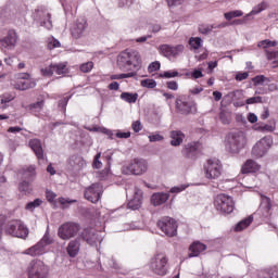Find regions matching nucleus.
I'll use <instances>...</instances> for the list:
<instances>
[{"label": "nucleus", "mask_w": 278, "mask_h": 278, "mask_svg": "<svg viewBox=\"0 0 278 278\" xmlns=\"http://www.w3.org/2000/svg\"><path fill=\"white\" fill-rule=\"evenodd\" d=\"M168 199H170V193L156 192L151 195V203L157 207V205H164Z\"/></svg>", "instance_id": "nucleus-24"}, {"label": "nucleus", "mask_w": 278, "mask_h": 278, "mask_svg": "<svg viewBox=\"0 0 278 278\" xmlns=\"http://www.w3.org/2000/svg\"><path fill=\"white\" fill-rule=\"evenodd\" d=\"M212 29H216V25L202 24L199 26L200 34H203L204 36H207V34H211Z\"/></svg>", "instance_id": "nucleus-40"}, {"label": "nucleus", "mask_w": 278, "mask_h": 278, "mask_svg": "<svg viewBox=\"0 0 278 278\" xmlns=\"http://www.w3.org/2000/svg\"><path fill=\"white\" fill-rule=\"evenodd\" d=\"M40 205H42V199L37 198L31 202H28L25 205V210H27L28 212H34V210H36V207H40Z\"/></svg>", "instance_id": "nucleus-37"}, {"label": "nucleus", "mask_w": 278, "mask_h": 278, "mask_svg": "<svg viewBox=\"0 0 278 278\" xmlns=\"http://www.w3.org/2000/svg\"><path fill=\"white\" fill-rule=\"evenodd\" d=\"M260 168H261L260 164H257L255 161H253V160H248V161L243 164V166H242V168H241V173H242L243 175H247V174H249V173H257V170H260Z\"/></svg>", "instance_id": "nucleus-27"}, {"label": "nucleus", "mask_w": 278, "mask_h": 278, "mask_svg": "<svg viewBox=\"0 0 278 278\" xmlns=\"http://www.w3.org/2000/svg\"><path fill=\"white\" fill-rule=\"evenodd\" d=\"M102 192L103 187H101V184H92L85 190V199H87V201H90L91 203H99Z\"/></svg>", "instance_id": "nucleus-13"}, {"label": "nucleus", "mask_w": 278, "mask_h": 278, "mask_svg": "<svg viewBox=\"0 0 278 278\" xmlns=\"http://www.w3.org/2000/svg\"><path fill=\"white\" fill-rule=\"evenodd\" d=\"M201 148V143L199 141H191L186 143L182 147L181 155H184L187 160H197V155H199V149Z\"/></svg>", "instance_id": "nucleus-15"}, {"label": "nucleus", "mask_w": 278, "mask_h": 278, "mask_svg": "<svg viewBox=\"0 0 278 278\" xmlns=\"http://www.w3.org/2000/svg\"><path fill=\"white\" fill-rule=\"evenodd\" d=\"M5 232L9 236H13V238H22V240H25L29 236V229L21 220L11 222L7 226Z\"/></svg>", "instance_id": "nucleus-8"}, {"label": "nucleus", "mask_w": 278, "mask_h": 278, "mask_svg": "<svg viewBox=\"0 0 278 278\" xmlns=\"http://www.w3.org/2000/svg\"><path fill=\"white\" fill-rule=\"evenodd\" d=\"M176 113L182 116H189L197 112V102L190 96H178L176 98Z\"/></svg>", "instance_id": "nucleus-2"}, {"label": "nucleus", "mask_w": 278, "mask_h": 278, "mask_svg": "<svg viewBox=\"0 0 278 278\" xmlns=\"http://www.w3.org/2000/svg\"><path fill=\"white\" fill-rule=\"evenodd\" d=\"M79 249H81V239L76 238L71 240L67 244L66 251L70 257H77L79 255Z\"/></svg>", "instance_id": "nucleus-21"}, {"label": "nucleus", "mask_w": 278, "mask_h": 278, "mask_svg": "<svg viewBox=\"0 0 278 278\" xmlns=\"http://www.w3.org/2000/svg\"><path fill=\"white\" fill-rule=\"evenodd\" d=\"M131 127L136 134H138V131H142V124L140 123V121L134 122Z\"/></svg>", "instance_id": "nucleus-63"}, {"label": "nucleus", "mask_w": 278, "mask_h": 278, "mask_svg": "<svg viewBox=\"0 0 278 278\" xmlns=\"http://www.w3.org/2000/svg\"><path fill=\"white\" fill-rule=\"evenodd\" d=\"M169 138L172 147H180L184 143V138L186 135L181 130H172L169 132Z\"/></svg>", "instance_id": "nucleus-26"}, {"label": "nucleus", "mask_w": 278, "mask_h": 278, "mask_svg": "<svg viewBox=\"0 0 278 278\" xmlns=\"http://www.w3.org/2000/svg\"><path fill=\"white\" fill-rule=\"evenodd\" d=\"M157 227L168 238H175L177 236V220L173 217L165 216L157 220Z\"/></svg>", "instance_id": "nucleus-9"}, {"label": "nucleus", "mask_w": 278, "mask_h": 278, "mask_svg": "<svg viewBox=\"0 0 278 278\" xmlns=\"http://www.w3.org/2000/svg\"><path fill=\"white\" fill-rule=\"evenodd\" d=\"M214 205L217 212L222 214H231L236 207V202L233 198L225 193L217 194L214 200Z\"/></svg>", "instance_id": "nucleus-4"}, {"label": "nucleus", "mask_w": 278, "mask_h": 278, "mask_svg": "<svg viewBox=\"0 0 278 278\" xmlns=\"http://www.w3.org/2000/svg\"><path fill=\"white\" fill-rule=\"evenodd\" d=\"M206 249H207V245H205L204 243L200 241H194L189 247V251H191V253L189 254V257H199L201 253H203V251H205Z\"/></svg>", "instance_id": "nucleus-25"}, {"label": "nucleus", "mask_w": 278, "mask_h": 278, "mask_svg": "<svg viewBox=\"0 0 278 278\" xmlns=\"http://www.w3.org/2000/svg\"><path fill=\"white\" fill-rule=\"evenodd\" d=\"M40 72L43 77H53V73H55L53 70V63L47 67L41 68Z\"/></svg>", "instance_id": "nucleus-44"}, {"label": "nucleus", "mask_w": 278, "mask_h": 278, "mask_svg": "<svg viewBox=\"0 0 278 278\" xmlns=\"http://www.w3.org/2000/svg\"><path fill=\"white\" fill-rule=\"evenodd\" d=\"M266 8H268V3L263 1V2L258 3L257 5H255L252 9V11L250 12V14H248V15L251 16V15L260 14L261 12H264V10H266Z\"/></svg>", "instance_id": "nucleus-38"}, {"label": "nucleus", "mask_w": 278, "mask_h": 278, "mask_svg": "<svg viewBox=\"0 0 278 278\" xmlns=\"http://www.w3.org/2000/svg\"><path fill=\"white\" fill-rule=\"evenodd\" d=\"M42 108H45V100L37 101V102L28 105V110L30 112H40L42 110Z\"/></svg>", "instance_id": "nucleus-41"}, {"label": "nucleus", "mask_w": 278, "mask_h": 278, "mask_svg": "<svg viewBox=\"0 0 278 278\" xmlns=\"http://www.w3.org/2000/svg\"><path fill=\"white\" fill-rule=\"evenodd\" d=\"M160 77H165L166 79H170L173 77H179V72L177 71L164 72L163 74L160 75Z\"/></svg>", "instance_id": "nucleus-57"}, {"label": "nucleus", "mask_w": 278, "mask_h": 278, "mask_svg": "<svg viewBox=\"0 0 278 278\" xmlns=\"http://www.w3.org/2000/svg\"><path fill=\"white\" fill-rule=\"evenodd\" d=\"M161 53L164 55V58H172V46L169 45H162L160 47Z\"/></svg>", "instance_id": "nucleus-47"}, {"label": "nucleus", "mask_w": 278, "mask_h": 278, "mask_svg": "<svg viewBox=\"0 0 278 278\" xmlns=\"http://www.w3.org/2000/svg\"><path fill=\"white\" fill-rule=\"evenodd\" d=\"M28 278H48L49 266L40 260H33L27 266Z\"/></svg>", "instance_id": "nucleus-3"}, {"label": "nucleus", "mask_w": 278, "mask_h": 278, "mask_svg": "<svg viewBox=\"0 0 278 278\" xmlns=\"http://www.w3.org/2000/svg\"><path fill=\"white\" fill-rule=\"evenodd\" d=\"M271 144H273V140H270V138L268 137L262 138L252 148L253 157H256V159L264 157V155L268 153V149H270Z\"/></svg>", "instance_id": "nucleus-12"}, {"label": "nucleus", "mask_w": 278, "mask_h": 278, "mask_svg": "<svg viewBox=\"0 0 278 278\" xmlns=\"http://www.w3.org/2000/svg\"><path fill=\"white\" fill-rule=\"evenodd\" d=\"M68 165L75 173H79L83 168H86V160L83 156L74 154L68 159Z\"/></svg>", "instance_id": "nucleus-18"}, {"label": "nucleus", "mask_w": 278, "mask_h": 278, "mask_svg": "<svg viewBox=\"0 0 278 278\" xmlns=\"http://www.w3.org/2000/svg\"><path fill=\"white\" fill-rule=\"evenodd\" d=\"M252 81L254 86H265V84H270V78L264 75H257L254 78H252Z\"/></svg>", "instance_id": "nucleus-36"}, {"label": "nucleus", "mask_w": 278, "mask_h": 278, "mask_svg": "<svg viewBox=\"0 0 278 278\" xmlns=\"http://www.w3.org/2000/svg\"><path fill=\"white\" fill-rule=\"evenodd\" d=\"M184 45H178L176 47L172 46V58H177L180 53H184Z\"/></svg>", "instance_id": "nucleus-48"}, {"label": "nucleus", "mask_w": 278, "mask_h": 278, "mask_svg": "<svg viewBox=\"0 0 278 278\" xmlns=\"http://www.w3.org/2000/svg\"><path fill=\"white\" fill-rule=\"evenodd\" d=\"M277 41H271L270 39L262 40L257 43L260 49H270V47H275Z\"/></svg>", "instance_id": "nucleus-42"}, {"label": "nucleus", "mask_w": 278, "mask_h": 278, "mask_svg": "<svg viewBox=\"0 0 278 278\" xmlns=\"http://www.w3.org/2000/svg\"><path fill=\"white\" fill-rule=\"evenodd\" d=\"M86 31H88V22L84 17L78 18L71 28V35L76 40L84 38V36H86Z\"/></svg>", "instance_id": "nucleus-14"}, {"label": "nucleus", "mask_w": 278, "mask_h": 278, "mask_svg": "<svg viewBox=\"0 0 278 278\" xmlns=\"http://www.w3.org/2000/svg\"><path fill=\"white\" fill-rule=\"evenodd\" d=\"M61 47L60 40L55 39V38H51L48 41V49L53 50V49H58Z\"/></svg>", "instance_id": "nucleus-52"}, {"label": "nucleus", "mask_w": 278, "mask_h": 278, "mask_svg": "<svg viewBox=\"0 0 278 278\" xmlns=\"http://www.w3.org/2000/svg\"><path fill=\"white\" fill-rule=\"evenodd\" d=\"M97 177L101 181L108 179V177H110V167H104L101 172L98 173Z\"/></svg>", "instance_id": "nucleus-50"}, {"label": "nucleus", "mask_w": 278, "mask_h": 278, "mask_svg": "<svg viewBox=\"0 0 278 278\" xmlns=\"http://www.w3.org/2000/svg\"><path fill=\"white\" fill-rule=\"evenodd\" d=\"M18 190L20 192H22V194L27 195V194H31L34 189L31 188V185L27 180H23L18 185Z\"/></svg>", "instance_id": "nucleus-33"}, {"label": "nucleus", "mask_w": 278, "mask_h": 278, "mask_svg": "<svg viewBox=\"0 0 278 278\" xmlns=\"http://www.w3.org/2000/svg\"><path fill=\"white\" fill-rule=\"evenodd\" d=\"M204 173L206 179H218L223 173V164L219 160H208L204 165Z\"/></svg>", "instance_id": "nucleus-11"}, {"label": "nucleus", "mask_w": 278, "mask_h": 278, "mask_svg": "<svg viewBox=\"0 0 278 278\" xmlns=\"http://www.w3.org/2000/svg\"><path fill=\"white\" fill-rule=\"evenodd\" d=\"M16 40H18L16 31L9 30L8 35L0 40V43L4 49H14V47H16Z\"/></svg>", "instance_id": "nucleus-19"}, {"label": "nucleus", "mask_w": 278, "mask_h": 278, "mask_svg": "<svg viewBox=\"0 0 278 278\" xmlns=\"http://www.w3.org/2000/svg\"><path fill=\"white\" fill-rule=\"evenodd\" d=\"M245 103L248 105H253V103H262V97L257 96V97L249 98Z\"/></svg>", "instance_id": "nucleus-61"}, {"label": "nucleus", "mask_w": 278, "mask_h": 278, "mask_svg": "<svg viewBox=\"0 0 278 278\" xmlns=\"http://www.w3.org/2000/svg\"><path fill=\"white\" fill-rule=\"evenodd\" d=\"M267 60H275V58H278V52H270L268 50H265Z\"/></svg>", "instance_id": "nucleus-64"}, {"label": "nucleus", "mask_w": 278, "mask_h": 278, "mask_svg": "<svg viewBox=\"0 0 278 278\" xmlns=\"http://www.w3.org/2000/svg\"><path fill=\"white\" fill-rule=\"evenodd\" d=\"M92 68H94V63H92V62L83 63L80 65L81 73H90V71H92Z\"/></svg>", "instance_id": "nucleus-51"}, {"label": "nucleus", "mask_w": 278, "mask_h": 278, "mask_svg": "<svg viewBox=\"0 0 278 278\" xmlns=\"http://www.w3.org/2000/svg\"><path fill=\"white\" fill-rule=\"evenodd\" d=\"M71 97H64L59 101V108H61L62 112H66V105H68Z\"/></svg>", "instance_id": "nucleus-56"}, {"label": "nucleus", "mask_w": 278, "mask_h": 278, "mask_svg": "<svg viewBox=\"0 0 278 278\" xmlns=\"http://www.w3.org/2000/svg\"><path fill=\"white\" fill-rule=\"evenodd\" d=\"M129 62V49H126L118 54L117 65L121 71H131V65Z\"/></svg>", "instance_id": "nucleus-20"}, {"label": "nucleus", "mask_w": 278, "mask_h": 278, "mask_svg": "<svg viewBox=\"0 0 278 278\" xmlns=\"http://www.w3.org/2000/svg\"><path fill=\"white\" fill-rule=\"evenodd\" d=\"M121 99L126 103H136L138 101V93L122 92Z\"/></svg>", "instance_id": "nucleus-35"}, {"label": "nucleus", "mask_w": 278, "mask_h": 278, "mask_svg": "<svg viewBox=\"0 0 278 278\" xmlns=\"http://www.w3.org/2000/svg\"><path fill=\"white\" fill-rule=\"evenodd\" d=\"M53 71L56 75H66L68 66L66 63H53Z\"/></svg>", "instance_id": "nucleus-32"}, {"label": "nucleus", "mask_w": 278, "mask_h": 278, "mask_svg": "<svg viewBox=\"0 0 278 278\" xmlns=\"http://www.w3.org/2000/svg\"><path fill=\"white\" fill-rule=\"evenodd\" d=\"M31 88H36V80H17L15 83L16 90H29Z\"/></svg>", "instance_id": "nucleus-30"}, {"label": "nucleus", "mask_w": 278, "mask_h": 278, "mask_svg": "<svg viewBox=\"0 0 278 278\" xmlns=\"http://www.w3.org/2000/svg\"><path fill=\"white\" fill-rule=\"evenodd\" d=\"M81 231V226L75 222H66L58 229V236L61 240H71Z\"/></svg>", "instance_id": "nucleus-7"}, {"label": "nucleus", "mask_w": 278, "mask_h": 278, "mask_svg": "<svg viewBox=\"0 0 278 278\" xmlns=\"http://www.w3.org/2000/svg\"><path fill=\"white\" fill-rule=\"evenodd\" d=\"M160 61H154L148 66V73H155V71H160Z\"/></svg>", "instance_id": "nucleus-55"}, {"label": "nucleus", "mask_w": 278, "mask_h": 278, "mask_svg": "<svg viewBox=\"0 0 278 278\" xmlns=\"http://www.w3.org/2000/svg\"><path fill=\"white\" fill-rule=\"evenodd\" d=\"M247 146V136L242 131L229 132L225 139V148L229 153H240Z\"/></svg>", "instance_id": "nucleus-1"}, {"label": "nucleus", "mask_w": 278, "mask_h": 278, "mask_svg": "<svg viewBox=\"0 0 278 278\" xmlns=\"http://www.w3.org/2000/svg\"><path fill=\"white\" fill-rule=\"evenodd\" d=\"M16 99V94L14 93H4L2 94L1 103H10V101H14Z\"/></svg>", "instance_id": "nucleus-53"}, {"label": "nucleus", "mask_w": 278, "mask_h": 278, "mask_svg": "<svg viewBox=\"0 0 278 278\" xmlns=\"http://www.w3.org/2000/svg\"><path fill=\"white\" fill-rule=\"evenodd\" d=\"M243 12L241 10H235L230 11L224 14V17L226 21H231V18H239L240 16H243Z\"/></svg>", "instance_id": "nucleus-39"}, {"label": "nucleus", "mask_w": 278, "mask_h": 278, "mask_svg": "<svg viewBox=\"0 0 278 278\" xmlns=\"http://www.w3.org/2000/svg\"><path fill=\"white\" fill-rule=\"evenodd\" d=\"M257 278H278V268L261 269L257 271Z\"/></svg>", "instance_id": "nucleus-28"}, {"label": "nucleus", "mask_w": 278, "mask_h": 278, "mask_svg": "<svg viewBox=\"0 0 278 278\" xmlns=\"http://www.w3.org/2000/svg\"><path fill=\"white\" fill-rule=\"evenodd\" d=\"M56 197H58V194H55V192H53L51 190L46 191V199H47V201H49V203H53V201H55Z\"/></svg>", "instance_id": "nucleus-58"}, {"label": "nucleus", "mask_w": 278, "mask_h": 278, "mask_svg": "<svg viewBox=\"0 0 278 278\" xmlns=\"http://www.w3.org/2000/svg\"><path fill=\"white\" fill-rule=\"evenodd\" d=\"M251 223H253V217L249 216L248 218L239 222L236 227H235V231H243V229H247V227H249V225H251Z\"/></svg>", "instance_id": "nucleus-34"}, {"label": "nucleus", "mask_w": 278, "mask_h": 278, "mask_svg": "<svg viewBox=\"0 0 278 278\" xmlns=\"http://www.w3.org/2000/svg\"><path fill=\"white\" fill-rule=\"evenodd\" d=\"M149 140L151 142H162V140H164V137L160 134H156V135H150L149 136Z\"/></svg>", "instance_id": "nucleus-62"}, {"label": "nucleus", "mask_w": 278, "mask_h": 278, "mask_svg": "<svg viewBox=\"0 0 278 278\" xmlns=\"http://www.w3.org/2000/svg\"><path fill=\"white\" fill-rule=\"evenodd\" d=\"M149 170V163L144 159H134L128 165L123 167L124 175H144Z\"/></svg>", "instance_id": "nucleus-5"}, {"label": "nucleus", "mask_w": 278, "mask_h": 278, "mask_svg": "<svg viewBox=\"0 0 278 278\" xmlns=\"http://www.w3.org/2000/svg\"><path fill=\"white\" fill-rule=\"evenodd\" d=\"M150 268L155 275L164 277L168 273V257L164 254H156L151 261Z\"/></svg>", "instance_id": "nucleus-10"}, {"label": "nucleus", "mask_w": 278, "mask_h": 278, "mask_svg": "<svg viewBox=\"0 0 278 278\" xmlns=\"http://www.w3.org/2000/svg\"><path fill=\"white\" fill-rule=\"evenodd\" d=\"M28 144L31 151H34L36 157L39 160H45V150H42V142L40 139H31Z\"/></svg>", "instance_id": "nucleus-23"}, {"label": "nucleus", "mask_w": 278, "mask_h": 278, "mask_svg": "<svg viewBox=\"0 0 278 278\" xmlns=\"http://www.w3.org/2000/svg\"><path fill=\"white\" fill-rule=\"evenodd\" d=\"M201 42H203V39L201 37H191L189 39V45L192 47V49H201Z\"/></svg>", "instance_id": "nucleus-43"}, {"label": "nucleus", "mask_w": 278, "mask_h": 278, "mask_svg": "<svg viewBox=\"0 0 278 278\" xmlns=\"http://www.w3.org/2000/svg\"><path fill=\"white\" fill-rule=\"evenodd\" d=\"M128 210H140L142 207V193H135L134 199L128 202Z\"/></svg>", "instance_id": "nucleus-29"}, {"label": "nucleus", "mask_w": 278, "mask_h": 278, "mask_svg": "<svg viewBox=\"0 0 278 278\" xmlns=\"http://www.w3.org/2000/svg\"><path fill=\"white\" fill-rule=\"evenodd\" d=\"M219 118H220L223 125H229V123H231V115H229L225 112H222L219 114Z\"/></svg>", "instance_id": "nucleus-54"}, {"label": "nucleus", "mask_w": 278, "mask_h": 278, "mask_svg": "<svg viewBox=\"0 0 278 278\" xmlns=\"http://www.w3.org/2000/svg\"><path fill=\"white\" fill-rule=\"evenodd\" d=\"M23 179H27L28 181H34L36 179V166H28L23 173Z\"/></svg>", "instance_id": "nucleus-31"}, {"label": "nucleus", "mask_w": 278, "mask_h": 278, "mask_svg": "<svg viewBox=\"0 0 278 278\" xmlns=\"http://www.w3.org/2000/svg\"><path fill=\"white\" fill-rule=\"evenodd\" d=\"M138 75L136 72H129L126 74H116L111 77V79H129V77H136Z\"/></svg>", "instance_id": "nucleus-46"}, {"label": "nucleus", "mask_w": 278, "mask_h": 278, "mask_svg": "<svg viewBox=\"0 0 278 278\" xmlns=\"http://www.w3.org/2000/svg\"><path fill=\"white\" fill-rule=\"evenodd\" d=\"M35 20L40 23L41 27H46V29H51V27H53V24L51 23V14L45 10H37Z\"/></svg>", "instance_id": "nucleus-16"}, {"label": "nucleus", "mask_w": 278, "mask_h": 278, "mask_svg": "<svg viewBox=\"0 0 278 278\" xmlns=\"http://www.w3.org/2000/svg\"><path fill=\"white\" fill-rule=\"evenodd\" d=\"M244 79H249V72H242L236 75L237 81H244Z\"/></svg>", "instance_id": "nucleus-60"}, {"label": "nucleus", "mask_w": 278, "mask_h": 278, "mask_svg": "<svg viewBox=\"0 0 278 278\" xmlns=\"http://www.w3.org/2000/svg\"><path fill=\"white\" fill-rule=\"evenodd\" d=\"M186 188H188V186H186V185L176 186L170 189V192L174 194H179V192H184V190H186Z\"/></svg>", "instance_id": "nucleus-59"}, {"label": "nucleus", "mask_w": 278, "mask_h": 278, "mask_svg": "<svg viewBox=\"0 0 278 278\" xmlns=\"http://www.w3.org/2000/svg\"><path fill=\"white\" fill-rule=\"evenodd\" d=\"M262 205L264 210L268 213L270 210H273V203L270 202V198L266 195H262Z\"/></svg>", "instance_id": "nucleus-45"}, {"label": "nucleus", "mask_w": 278, "mask_h": 278, "mask_svg": "<svg viewBox=\"0 0 278 278\" xmlns=\"http://www.w3.org/2000/svg\"><path fill=\"white\" fill-rule=\"evenodd\" d=\"M49 244H53V239L49 237V233H46L42 239L35 245L26 249L24 255H30V257H38L47 253V248Z\"/></svg>", "instance_id": "nucleus-6"}, {"label": "nucleus", "mask_w": 278, "mask_h": 278, "mask_svg": "<svg viewBox=\"0 0 278 278\" xmlns=\"http://www.w3.org/2000/svg\"><path fill=\"white\" fill-rule=\"evenodd\" d=\"M80 236L83 240H86L87 244H90V247H97L99 242H103V239L99 237V233L93 230L85 229Z\"/></svg>", "instance_id": "nucleus-17"}, {"label": "nucleus", "mask_w": 278, "mask_h": 278, "mask_svg": "<svg viewBox=\"0 0 278 278\" xmlns=\"http://www.w3.org/2000/svg\"><path fill=\"white\" fill-rule=\"evenodd\" d=\"M142 88H155L157 83L154 79H143L141 80Z\"/></svg>", "instance_id": "nucleus-49"}, {"label": "nucleus", "mask_w": 278, "mask_h": 278, "mask_svg": "<svg viewBox=\"0 0 278 278\" xmlns=\"http://www.w3.org/2000/svg\"><path fill=\"white\" fill-rule=\"evenodd\" d=\"M129 64L135 68V71H140L142 64V59L140 58V52L134 49H128Z\"/></svg>", "instance_id": "nucleus-22"}]
</instances>
